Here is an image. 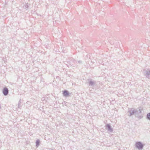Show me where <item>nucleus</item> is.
<instances>
[{"instance_id": "9b49d317", "label": "nucleus", "mask_w": 150, "mask_h": 150, "mask_svg": "<svg viewBox=\"0 0 150 150\" xmlns=\"http://www.w3.org/2000/svg\"><path fill=\"white\" fill-rule=\"evenodd\" d=\"M78 63L79 64H82V62L81 61H79Z\"/></svg>"}, {"instance_id": "0eeeda50", "label": "nucleus", "mask_w": 150, "mask_h": 150, "mask_svg": "<svg viewBox=\"0 0 150 150\" xmlns=\"http://www.w3.org/2000/svg\"><path fill=\"white\" fill-rule=\"evenodd\" d=\"M69 95V93L66 90H65L63 91V95L64 96L67 97H68Z\"/></svg>"}, {"instance_id": "f03ea898", "label": "nucleus", "mask_w": 150, "mask_h": 150, "mask_svg": "<svg viewBox=\"0 0 150 150\" xmlns=\"http://www.w3.org/2000/svg\"><path fill=\"white\" fill-rule=\"evenodd\" d=\"M141 112L140 109H139L138 110H137L135 109V117L138 118H140L141 116Z\"/></svg>"}, {"instance_id": "9d476101", "label": "nucleus", "mask_w": 150, "mask_h": 150, "mask_svg": "<svg viewBox=\"0 0 150 150\" xmlns=\"http://www.w3.org/2000/svg\"><path fill=\"white\" fill-rule=\"evenodd\" d=\"M147 118L148 119L150 120V113H149L147 114Z\"/></svg>"}, {"instance_id": "20e7f679", "label": "nucleus", "mask_w": 150, "mask_h": 150, "mask_svg": "<svg viewBox=\"0 0 150 150\" xmlns=\"http://www.w3.org/2000/svg\"><path fill=\"white\" fill-rule=\"evenodd\" d=\"M88 83L89 84V86H93L95 85L96 81L93 80L91 79H89L88 80Z\"/></svg>"}, {"instance_id": "f8f14e48", "label": "nucleus", "mask_w": 150, "mask_h": 150, "mask_svg": "<svg viewBox=\"0 0 150 150\" xmlns=\"http://www.w3.org/2000/svg\"><path fill=\"white\" fill-rule=\"evenodd\" d=\"M18 108H19V105H18Z\"/></svg>"}, {"instance_id": "f257e3e1", "label": "nucleus", "mask_w": 150, "mask_h": 150, "mask_svg": "<svg viewBox=\"0 0 150 150\" xmlns=\"http://www.w3.org/2000/svg\"><path fill=\"white\" fill-rule=\"evenodd\" d=\"M135 146L136 148L139 150H142L144 147L143 145L140 142H136L135 144Z\"/></svg>"}, {"instance_id": "1a4fd4ad", "label": "nucleus", "mask_w": 150, "mask_h": 150, "mask_svg": "<svg viewBox=\"0 0 150 150\" xmlns=\"http://www.w3.org/2000/svg\"><path fill=\"white\" fill-rule=\"evenodd\" d=\"M40 143V141L39 139H38L37 140L36 142V146H38L39 145Z\"/></svg>"}, {"instance_id": "39448f33", "label": "nucleus", "mask_w": 150, "mask_h": 150, "mask_svg": "<svg viewBox=\"0 0 150 150\" xmlns=\"http://www.w3.org/2000/svg\"><path fill=\"white\" fill-rule=\"evenodd\" d=\"M3 93L4 96H6L7 95L8 93V89L6 87L4 88L3 90Z\"/></svg>"}, {"instance_id": "423d86ee", "label": "nucleus", "mask_w": 150, "mask_h": 150, "mask_svg": "<svg viewBox=\"0 0 150 150\" xmlns=\"http://www.w3.org/2000/svg\"><path fill=\"white\" fill-rule=\"evenodd\" d=\"M106 129L111 132H112L113 131L111 127V126L109 124H107L106 125Z\"/></svg>"}, {"instance_id": "7ed1b4c3", "label": "nucleus", "mask_w": 150, "mask_h": 150, "mask_svg": "<svg viewBox=\"0 0 150 150\" xmlns=\"http://www.w3.org/2000/svg\"><path fill=\"white\" fill-rule=\"evenodd\" d=\"M127 113L128 115L129 116H130L132 115H135V109L132 108L128 110Z\"/></svg>"}, {"instance_id": "6e6552de", "label": "nucleus", "mask_w": 150, "mask_h": 150, "mask_svg": "<svg viewBox=\"0 0 150 150\" xmlns=\"http://www.w3.org/2000/svg\"><path fill=\"white\" fill-rule=\"evenodd\" d=\"M146 75H150V69H148L146 71Z\"/></svg>"}]
</instances>
